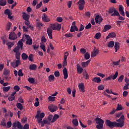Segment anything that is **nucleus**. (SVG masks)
I'll list each match as a JSON object with an SVG mask.
<instances>
[{
    "label": "nucleus",
    "instance_id": "obj_54",
    "mask_svg": "<svg viewBox=\"0 0 129 129\" xmlns=\"http://www.w3.org/2000/svg\"><path fill=\"white\" fill-rule=\"evenodd\" d=\"M50 28L53 30V31H56V24H50Z\"/></svg>",
    "mask_w": 129,
    "mask_h": 129
},
{
    "label": "nucleus",
    "instance_id": "obj_28",
    "mask_svg": "<svg viewBox=\"0 0 129 129\" xmlns=\"http://www.w3.org/2000/svg\"><path fill=\"white\" fill-rule=\"evenodd\" d=\"M20 49H21V48L20 47V46H17L16 47H15L14 49H13V52L14 53H20Z\"/></svg>",
    "mask_w": 129,
    "mask_h": 129
},
{
    "label": "nucleus",
    "instance_id": "obj_48",
    "mask_svg": "<svg viewBox=\"0 0 129 129\" xmlns=\"http://www.w3.org/2000/svg\"><path fill=\"white\" fill-rule=\"evenodd\" d=\"M3 89V91H5V92H8V91H9V90L11 89V87L8 86L7 87H4Z\"/></svg>",
    "mask_w": 129,
    "mask_h": 129
},
{
    "label": "nucleus",
    "instance_id": "obj_18",
    "mask_svg": "<svg viewBox=\"0 0 129 129\" xmlns=\"http://www.w3.org/2000/svg\"><path fill=\"white\" fill-rule=\"evenodd\" d=\"M77 72L79 73V74H81V73H82V72H83V69H82V68H81V67L80 66V64H79V63H78L77 64Z\"/></svg>",
    "mask_w": 129,
    "mask_h": 129
},
{
    "label": "nucleus",
    "instance_id": "obj_44",
    "mask_svg": "<svg viewBox=\"0 0 129 129\" xmlns=\"http://www.w3.org/2000/svg\"><path fill=\"white\" fill-rule=\"evenodd\" d=\"M54 79H55V77L54 76V75H51L48 77L49 81H51V80H52V81H54Z\"/></svg>",
    "mask_w": 129,
    "mask_h": 129
},
{
    "label": "nucleus",
    "instance_id": "obj_38",
    "mask_svg": "<svg viewBox=\"0 0 129 129\" xmlns=\"http://www.w3.org/2000/svg\"><path fill=\"white\" fill-rule=\"evenodd\" d=\"M72 123L75 126H77L78 125V120L77 119H73Z\"/></svg>",
    "mask_w": 129,
    "mask_h": 129
},
{
    "label": "nucleus",
    "instance_id": "obj_32",
    "mask_svg": "<svg viewBox=\"0 0 129 129\" xmlns=\"http://www.w3.org/2000/svg\"><path fill=\"white\" fill-rule=\"evenodd\" d=\"M40 47L44 52H46V46H45V44H44V42L40 43Z\"/></svg>",
    "mask_w": 129,
    "mask_h": 129
},
{
    "label": "nucleus",
    "instance_id": "obj_56",
    "mask_svg": "<svg viewBox=\"0 0 129 129\" xmlns=\"http://www.w3.org/2000/svg\"><path fill=\"white\" fill-rule=\"evenodd\" d=\"M48 100L49 101H55V97H52V96L48 97Z\"/></svg>",
    "mask_w": 129,
    "mask_h": 129
},
{
    "label": "nucleus",
    "instance_id": "obj_33",
    "mask_svg": "<svg viewBox=\"0 0 129 129\" xmlns=\"http://www.w3.org/2000/svg\"><path fill=\"white\" fill-rule=\"evenodd\" d=\"M21 57L23 59V60H27L28 59V55L26 53H23L21 55Z\"/></svg>",
    "mask_w": 129,
    "mask_h": 129
},
{
    "label": "nucleus",
    "instance_id": "obj_64",
    "mask_svg": "<svg viewBox=\"0 0 129 129\" xmlns=\"http://www.w3.org/2000/svg\"><path fill=\"white\" fill-rule=\"evenodd\" d=\"M30 128V125H29V124H25L23 126V129H29Z\"/></svg>",
    "mask_w": 129,
    "mask_h": 129
},
{
    "label": "nucleus",
    "instance_id": "obj_15",
    "mask_svg": "<svg viewBox=\"0 0 129 129\" xmlns=\"http://www.w3.org/2000/svg\"><path fill=\"white\" fill-rule=\"evenodd\" d=\"M116 37V34H115V33L114 32H110L109 33L108 36L106 37V40H108L109 38H115Z\"/></svg>",
    "mask_w": 129,
    "mask_h": 129
},
{
    "label": "nucleus",
    "instance_id": "obj_37",
    "mask_svg": "<svg viewBox=\"0 0 129 129\" xmlns=\"http://www.w3.org/2000/svg\"><path fill=\"white\" fill-rule=\"evenodd\" d=\"M42 123L44 126V124H50V123H51V122L48 121V120H47V119L44 118L42 120Z\"/></svg>",
    "mask_w": 129,
    "mask_h": 129
},
{
    "label": "nucleus",
    "instance_id": "obj_26",
    "mask_svg": "<svg viewBox=\"0 0 129 129\" xmlns=\"http://www.w3.org/2000/svg\"><path fill=\"white\" fill-rule=\"evenodd\" d=\"M114 48L115 50V52L116 53V52H117V50L119 49V43L117 42H115Z\"/></svg>",
    "mask_w": 129,
    "mask_h": 129
},
{
    "label": "nucleus",
    "instance_id": "obj_16",
    "mask_svg": "<svg viewBox=\"0 0 129 129\" xmlns=\"http://www.w3.org/2000/svg\"><path fill=\"white\" fill-rule=\"evenodd\" d=\"M113 16H115V17H118V20H119L120 21H124L125 20V18L120 16L119 15V13L118 12H116L114 13Z\"/></svg>",
    "mask_w": 129,
    "mask_h": 129
},
{
    "label": "nucleus",
    "instance_id": "obj_61",
    "mask_svg": "<svg viewBox=\"0 0 129 129\" xmlns=\"http://www.w3.org/2000/svg\"><path fill=\"white\" fill-rule=\"evenodd\" d=\"M2 79L0 78V81H4V80H10L11 79V78L10 77H5L4 78L3 80H1Z\"/></svg>",
    "mask_w": 129,
    "mask_h": 129
},
{
    "label": "nucleus",
    "instance_id": "obj_34",
    "mask_svg": "<svg viewBox=\"0 0 129 129\" xmlns=\"http://www.w3.org/2000/svg\"><path fill=\"white\" fill-rule=\"evenodd\" d=\"M7 5L6 0H0V6L2 7H5Z\"/></svg>",
    "mask_w": 129,
    "mask_h": 129
},
{
    "label": "nucleus",
    "instance_id": "obj_60",
    "mask_svg": "<svg viewBox=\"0 0 129 129\" xmlns=\"http://www.w3.org/2000/svg\"><path fill=\"white\" fill-rule=\"evenodd\" d=\"M54 76L56 77H59V76H60V72H59V71H55L54 72Z\"/></svg>",
    "mask_w": 129,
    "mask_h": 129
},
{
    "label": "nucleus",
    "instance_id": "obj_21",
    "mask_svg": "<svg viewBox=\"0 0 129 129\" xmlns=\"http://www.w3.org/2000/svg\"><path fill=\"white\" fill-rule=\"evenodd\" d=\"M42 20L43 22H45L46 23H48L50 21V19L48 18V16L45 14H43V17H42Z\"/></svg>",
    "mask_w": 129,
    "mask_h": 129
},
{
    "label": "nucleus",
    "instance_id": "obj_30",
    "mask_svg": "<svg viewBox=\"0 0 129 129\" xmlns=\"http://www.w3.org/2000/svg\"><path fill=\"white\" fill-rule=\"evenodd\" d=\"M59 118V115L58 114H54V116L53 117L51 122H55L57 119Z\"/></svg>",
    "mask_w": 129,
    "mask_h": 129
},
{
    "label": "nucleus",
    "instance_id": "obj_6",
    "mask_svg": "<svg viewBox=\"0 0 129 129\" xmlns=\"http://www.w3.org/2000/svg\"><path fill=\"white\" fill-rule=\"evenodd\" d=\"M48 108L50 112H55V111L58 109L57 106L53 104H51L48 106Z\"/></svg>",
    "mask_w": 129,
    "mask_h": 129
},
{
    "label": "nucleus",
    "instance_id": "obj_24",
    "mask_svg": "<svg viewBox=\"0 0 129 129\" xmlns=\"http://www.w3.org/2000/svg\"><path fill=\"white\" fill-rule=\"evenodd\" d=\"M114 46V41H110L108 43L107 47H108V48H113Z\"/></svg>",
    "mask_w": 129,
    "mask_h": 129
},
{
    "label": "nucleus",
    "instance_id": "obj_46",
    "mask_svg": "<svg viewBox=\"0 0 129 129\" xmlns=\"http://www.w3.org/2000/svg\"><path fill=\"white\" fill-rule=\"evenodd\" d=\"M64 36L66 38H72V37H73V34L71 33H67L64 35Z\"/></svg>",
    "mask_w": 129,
    "mask_h": 129
},
{
    "label": "nucleus",
    "instance_id": "obj_35",
    "mask_svg": "<svg viewBox=\"0 0 129 129\" xmlns=\"http://www.w3.org/2000/svg\"><path fill=\"white\" fill-rule=\"evenodd\" d=\"M95 39H96L97 40H99L100 38H101V33L100 32H98L96 33L94 37Z\"/></svg>",
    "mask_w": 129,
    "mask_h": 129
},
{
    "label": "nucleus",
    "instance_id": "obj_17",
    "mask_svg": "<svg viewBox=\"0 0 129 129\" xmlns=\"http://www.w3.org/2000/svg\"><path fill=\"white\" fill-rule=\"evenodd\" d=\"M62 72L64 75V79H67L68 78V71H67V69L64 68L62 70Z\"/></svg>",
    "mask_w": 129,
    "mask_h": 129
},
{
    "label": "nucleus",
    "instance_id": "obj_58",
    "mask_svg": "<svg viewBox=\"0 0 129 129\" xmlns=\"http://www.w3.org/2000/svg\"><path fill=\"white\" fill-rule=\"evenodd\" d=\"M7 125L8 128H10V127L12 126V122L11 121H9L8 122H7Z\"/></svg>",
    "mask_w": 129,
    "mask_h": 129
},
{
    "label": "nucleus",
    "instance_id": "obj_49",
    "mask_svg": "<svg viewBox=\"0 0 129 129\" xmlns=\"http://www.w3.org/2000/svg\"><path fill=\"white\" fill-rule=\"evenodd\" d=\"M15 56L17 60H20V57H21V52L16 53L15 54Z\"/></svg>",
    "mask_w": 129,
    "mask_h": 129
},
{
    "label": "nucleus",
    "instance_id": "obj_20",
    "mask_svg": "<svg viewBox=\"0 0 129 129\" xmlns=\"http://www.w3.org/2000/svg\"><path fill=\"white\" fill-rule=\"evenodd\" d=\"M23 18L25 21H29L30 19V16L29 14L24 13L23 15H22Z\"/></svg>",
    "mask_w": 129,
    "mask_h": 129
},
{
    "label": "nucleus",
    "instance_id": "obj_12",
    "mask_svg": "<svg viewBox=\"0 0 129 129\" xmlns=\"http://www.w3.org/2000/svg\"><path fill=\"white\" fill-rule=\"evenodd\" d=\"M47 35L51 40L53 39V36H52V33H53V29L52 28H48L47 29Z\"/></svg>",
    "mask_w": 129,
    "mask_h": 129
},
{
    "label": "nucleus",
    "instance_id": "obj_4",
    "mask_svg": "<svg viewBox=\"0 0 129 129\" xmlns=\"http://www.w3.org/2000/svg\"><path fill=\"white\" fill-rule=\"evenodd\" d=\"M118 76V72H116L114 75H110L109 77L106 78L105 79V80H106V81H109V80H111V79H112V80H114L116 79Z\"/></svg>",
    "mask_w": 129,
    "mask_h": 129
},
{
    "label": "nucleus",
    "instance_id": "obj_7",
    "mask_svg": "<svg viewBox=\"0 0 129 129\" xmlns=\"http://www.w3.org/2000/svg\"><path fill=\"white\" fill-rule=\"evenodd\" d=\"M96 24H99L100 25V23L103 21V19L100 15H97L95 18Z\"/></svg>",
    "mask_w": 129,
    "mask_h": 129
},
{
    "label": "nucleus",
    "instance_id": "obj_1",
    "mask_svg": "<svg viewBox=\"0 0 129 129\" xmlns=\"http://www.w3.org/2000/svg\"><path fill=\"white\" fill-rule=\"evenodd\" d=\"M124 115H122L119 119L116 120L117 122L107 119L105 121V123L107 126H109L110 128H113V127H122V126H124Z\"/></svg>",
    "mask_w": 129,
    "mask_h": 129
},
{
    "label": "nucleus",
    "instance_id": "obj_29",
    "mask_svg": "<svg viewBox=\"0 0 129 129\" xmlns=\"http://www.w3.org/2000/svg\"><path fill=\"white\" fill-rule=\"evenodd\" d=\"M3 74L5 76H9L10 75V71L7 69H4Z\"/></svg>",
    "mask_w": 129,
    "mask_h": 129
},
{
    "label": "nucleus",
    "instance_id": "obj_39",
    "mask_svg": "<svg viewBox=\"0 0 129 129\" xmlns=\"http://www.w3.org/2000/svg\"><path fill=\"white\" fill-rule=\"evenodd\" d=\"M115 110H122V106L120 104H118L116 107Z\"/></svg>",
    "mask_w": 129,
    "mask_h": 129
},
{
    "label": "nucleus",
    "instance_id": "obj_47",
    "mask_svg": "<svg viewBox=\"0 0 129 129\" xmlns=\"http://www.w3.org/2000/svg\"><path fill=\"white\" fill-rule=\"evenodd\" d=\"M4 14L5 15H7V16L11 15V11H10V9H6L4 12Z\"/></svg>",
    "mask_w": 129,
    "mask_h": 129
},
{
    "label": "nucleus",
    "instance_id": "obj_53",
    "mask_svg": "<svg viewBox=\"0 0 129 129\" xmlns=\"http://www.w3.org/2000/svg\"><path fill=\"white\" fill-rule=\"evenodd\" d=\"M43 26V24L41 22H37L36 27V28H40V27H42Z\"/></svg>",
    "mask_w": 129,
    "mask_h": 129
},
{
    "label": "nucleus",
    "instance_id": "obj_45",
    "mask_svg": "<svg viewBox=\"0 0 129 129\" xmlns=\"http://www.w3.org/2000/svg\"><path fill=\"white\" fill-rule=\"evenodd\" d=\"M34 57V54H30L29 56H28V59L29 61H31V62H33L34 60H33V57Z\"/></svg>",
    "mask_w": 129,
    "mask_h": 129
},
{
    "label": "nucleus",
    "instance_id": "obj_14",
    "mask_svg": "<svg viewBox=\"0 0 129 129\" xmlns=\"http://www.w3.org/2000/svg\"><path fill=\"white\" fill-rule=\"evenodd\" d=\"M25 25L27 26V28H29L30 30H34V27L31 26V23H30V21L29 20H26L25 22Z\"/></svg>",
    "mask_w": 129,
    "mask_h": 129
},
{
    "label": "nucleus",
    "instance_id": "obj_52",
    "mask_svg": "<svg viewBox=\"0 0 129 129\" xmlns=\"http://www.w3.org/2000/svg\"><path fill=\"white\" fill-rule=\"evenodd\" d=\"M103 89H104V86L103 85H100L98 86V90H103Z\"/></svg>",
    "mask_w": 129,
    "mask_h": 129
},
{
    "label": "nucleus",
    "instance_id": "obj_8",
    "mask_svg": "<svg viewBox=\"0 0 129 129\" xmlns=\"http://www.w3.org/2000/svg\"><path fill=\"white\" fill-rule=\"evenodd\" d=\"M99 53V50H98V49H96V47H94L93 51L91 52V57L92 58H94V57H96L97 55H98Z\"/></svg>",
    "mask_w": 129,
    "mask_h": 129
},
{
    "label": "nucleus",
    "instance_id": "obj_55",
    "mask_svg": "<svg viewBox=\"0 0 129 129\" xmlns=\"http://www.w3.org/2000/svg\"><path fill=\"white\" fill-rule=\"evenodd\" d=\"M18 76L20 77H22L24 76V74H23V70H19L18 71Z\"/></svg>",
    "mask_w": 129,
    "mask_h": 129
},
{
    "label": "nucleus",
    "instance_id": "obj_22",
    "mask_svg": "<svg viewBox=\"0 0 129 129\" xmlns=\"http://www.w3.org/2000/svg\"><path fill=\"white\" fill-rule=\"evenodd\" d=\"M75 31H76V32H78V28H77V26H71L70 32H71V33H73V32H75Z\"/></svg>",
    "mask_w": 129,
    "mask_h": 129
},
{
    "label": "nucleus",
    "instance_id": "obj_63",
    "mask_svg": "<svg viewBox=\"0 0 129 129\" xmlns=\"http://www.w3.org/2000/svg\"><path fill=\"white\" fill-rule=\"evenodd\" d=\"M80 52L82 53V54H85V53H86V49L84 48H81L80 49Z\"/></svg>",
    "mask_w": 129,
    "mask_h": 129
},
{
    "label": "nucleus",
    "instance_id": "obj_31",
    "mask_svg": "<svg viewBox=\"0 0 129 129\" xmlns=\"http://www.w3.org/2000/svg\"><path fill=\"white\" fill-rule=\"evenodd\" d=\"M6 45H7V46L8 47V49H11V48H12V47H14V45H15V43L14 42H8L6 43Z\"/></svg>",
    "mask_w": 129,
    "mask_h": 129
},
{
    "label": "nucleus",
    "instance_id": "obj_50",
    "mask_svg": "<svg viewBox=\"0 0 129 129\" xmlns=\"http://www.w3.org/2000/svg\"><path fill=\"white\" fill-rule=\"evenodd\" d=\"M129 83H127L125 84V86L123 88V90H127L128 89Z\"/></svg>",
    "mask_w": 129,
    "mask_h": 129
},
{
    "label": "nucleus",
    "instance_id": "obj_5",
    "mask_svg": "<svg viewBox=\"0 0 129 129\" xmlns=\"http://www.w3.org/2000/svg\"><path fill=\"white\" fill-rule=\"evenodd\" d=\"M25 38L26 39V45H32L33 44V40L32 39V38L30 37V35L28 34H25L24 35Z\"/></svg>",
    "mask_w": 129,
    "mask_h": 129
},
{
    "label": "nucleus",
    "instance_id": "obj_59",
    "mask_svg": "<svg viewBox=\"0 0 129 129\" xmlns=\"http://www.w3.org/2000/svg\"><path fill=\"white\" fill-rule=\"evenodd\" d=\"M93 81H101V80L99 77H95L93 79Z\"/></svg>",
    "mask_w": 129,
    "mask_h": 129
},
{
    "label": "nucleus",
    "instance_id": "obj_40",
    "mask_svg": "<svg viewBox=\"0 0 129 129\" xmlns=\"http://www.w3.org/2000/svg\"><path fill=\"white\" fill-rule=\"evenodd\" d=\"M84 57H85V59H86V60H88V59H89V58H90V54H89V53H88V52H86L84 54Z\"/></svg>",
    "mask_w": 129,
    "mask_h": 129
},
{
    "label": "nucleus",
    "instance_id": "obj_11",
    "mask_svg": "<svg viewBox=\"0 0 129 129\" xmlns=\"http://www.w3.org/2000/svg\"><path fill=\"white\" fill-rule=\"evenodd\" d=\"M78 87L81 92H85V86L83 83L79 84Z\"/></svg>",
    "mask_w": 129,
    "mask_h": 129
},
{
    "label": "nucleus",
    "instance_id": "obj_43",
    "mask_svg": "<svg viewBox=\"0 0 129 129\" xmlns=\"http://www.w3.org/2000/svg\"><path fill=\"white\" fill-rule=\"evenodd\" d=\"M17 127L19 129H23V125L20 121H17Z\"/></svg>",
    "mask_w": 129,
    "mask_h": 129
},
{
    "label": "nucleus",
    "instance_id": "obj_51",
    "mask_svg": "<svg viewBox=\"0 0 129 129\" xmlns=\"http://www.w3.org/2000/svg\"><path fill=\"white\" fill-rule=\"evenodd\" d=\"M56 30H57V31L61 30V24H56Z\"/></svg>",
    "mask_w": 129,
    "mask_h": 129
},
{
    "label": "nucleus",
    "instance_id": "obj_42",
    "mask_svg": "<svg viewBox=\"0 0 129 129\" xmlns=\"http://www.w3.org/2000/svg\"><path fill=\"white\" fill-rule=\"evenodd\" d=\"M42 118H40V117L37 118L38 122V123H41V125L42 127H43V121H42Z\"/></svg>",
    "mask_w": 129,
    "mask_h": 129
},
{
    "label": "nucleus",
    "instance_id": "obj_36",
    "mask_svg": "<svg viewBox=\"0 0 129 129\" xmlns=\"http://www.w3.org/2000/svg\"><path fill=\"white\" fill-rule=\"evenodd\" d=\"M12 24L11 23V22H8V23L7 24V25L6 26L7 31H10V30H11V27H12Z\"/></svg>",
    "mask_w": 129,
    "mask_h": 129
},
{
    "label": "nucleus",
    "instance_id": "obj_23",
    "mask_svg": "<svg viewBox=\"0 0 129 129\" xmlns=\"http://www.w3.org/2000/svg\"><path fill=\"white\" fill-rule=\"evenodd\" d=\"M17 46H19L20 47L21 50H23V47L24 46V43H23V40H20L18 41L17 43Z\"/></svg>",
    "mask_w": 129,
    "mask_h": 129
},
{
    "label": "nucleus",
    "instance_id": "obj_13",
    "mask_svg": "<svg viewBox=\"0 0 129 129\" xmlns=\"http://www.w3.org/2000/svg\"><path fill=\"white\" fill-rule=\"evenodd\" d=\"M9 39L10 40H12V41H15L17 39V34L15 32H11L9 34Z\"/></svg>",
    "mask_w": 129,
    "mask_h": 129
},
{
    "label": "nucleus",
    "instance_id": "obj_2",
    "mask_svg": "<svg viewBox=\"0 0 129 129\" xmlns=\"http://www.w3.org/2000/svg\"><path fill=\"white\" fill-rule=\"evenodd\" d=\"M96 123H97V125L96 126V128L98 129H101L103 128V124L104 123V120H103L102 119L97 117L95 119Z\"/></svg>",
    "mask_w": 129,
    "mask_h": 129
},
{
    "label": "nucleus",
    "instance_id": "obj_25",
    "mask_svg": "<svg viewBox=\"0 0 129 129\" xmlns=\"http://www.w3.org/2000/svg\"><path fill=\"white\" fill-rule=\"evenodd\" d=\"M30 70H36L37 69V65L35 64H31L29 66Z\"/></svg>",
    "mask_w": 129,
    "mask_h": 129
},
{
    "label": "nucleus",
    "instance_id": "obj_19",
    "mask_svg": "<svg viewBox=\"0 0 129 129\" xmlns=\"http://www.w3.org/2000/svg\"><path fill=\"white\" fill-rule=\"evenodd\" d=\"M110 29H111V25H106L104 26V28L103 30V32H104V33H105V32H107V31L110 30Z\"/></svg>",
    "mask_w": 129,
    "mask_h": 129
},
{
    "label": "nucleus",
    "instance_id": "obj_41",
    "mask_svg": "<svg viewBox=\"0 0 129 129\" xmlns=\"http://www.w3.org/2000/svg\"><path fill=\"white\" fill-rule=\"evenodd\" d=\"M14 89L16 92H18V91H20V89H21V88H20L19 86L16 85L14 87Z\"/></svg>",
    "mask_w": 129,
    "mask_h": 129
},
{
    "label": "nucleus",
    "instance_id": "obj_9",
    "mask_svg": "<svg viewBox=\"0 0 129 129\" xmlns=\"http://www.w3.org/2000/svg\"><path fill=\"white\" fill-rule=\"evenodd\" d=\"M21 64V60L18 59L15 61V62H11V65L13 68H17L19 67V65Z\"/></svg>",
    "mask_w": 129,
    "mask_h": 129
},
{
    "label": "nucleus",
    "instance_id": "obj_62",
    "mask_svg": "<svg viewBox=\"0 0 129 129\" xmlns=\"http://www.w3.org/2000/svg\"><path fill=\"white\" fill-rule=\"evenodd\" d=\"M18 100L19 102H20V103H24V100L23 99V98H22V97H20L18 99Z\"/></svg>",
    "mask_w": 129,
    "mask_h": 129
},
{
    "label": "nucleus",
    "instance_id": "obj_57",
    "mask_svg": "<svg viewBox=\"0 0 129 129\" xmlns=\"http://www.w3.org/2000/svg\"><path fill=\"white\" fill-rule=\"evenodd\" d=\"M92 27L91 24L89 23L86 26L85 29L86 30H89V29H91Z\"/></svg>",
    "mask_w": 129,
    "mask_h": 129
},
{
    "label": "nucleus",
    "instance_id": "obj_27",
    "mask_svg": "<svg viewBox=\"0 0 129 129\" xmlns=\"http://www.w3.org/2000/svg\"><path fill=\"white\" fill-rule=\"evenodd\" d=\"M16 106L17 108L20 109V110H23V104H22L21 103L17 102L16 103Z\"/></svg>",
    "mask_w": 129,
    "mask_h": 129
},
{
    "label": "nucleus",
    "instance_id": "obj_10",
    "mask_svg": "<svg viewBox=\"0 0 129 129\" xmlns=\"http://www.w3.org/2000/svg\"><path fill=\"white\" fill-rule=\"evenodd\" d=\"M118 13V11L115 10L114 8H109L108 13L109 14H111V17H115V15H113L115 13Z\"/></svg>",
    "mask_w": 129,
    "mask_h": 129
},
{
    "label": "nucleus",
    "instance_id": "obj_3",
    "mask_svg": "<svg viewBox=\"0 0 129 129\" xmlns=\"http://www.w3.org/2000/svg\"><path fill=\"white\" fill-rule=\"evenodd\" d=\"M77 4V5H79V10L80 11H83V9H84V5H85V1L79 0Z\"/></svg>",
    "mask_w": 129,
    "mask_h": 129
}]
</instances>
